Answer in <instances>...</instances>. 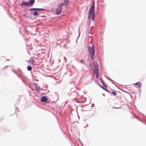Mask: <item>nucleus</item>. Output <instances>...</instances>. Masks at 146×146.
<instances>
[{
	"mask_svg": "<svg viewBox=\"0 0 146 146\" xmlns=\"http://www.w3.org/2000/svg\"><path fill=\"white\" fill-rule=\"evenodd\" d=\"M113 108H115V107H113Z\"/></svg>",
	"mask_w": 146,
	"mask_h": 146,
	"instance_id": "aec40b11",
	"label": "nucleus"
},
{
	"mask_svg": "<svg viewBox=\"0 0 146 146\" xmlns=\"http://www.w3.org/2000/svg\"><path fill=\"white\" fill-rule=\"evenodd\" d=\"M104 90H105V91H106L107 92H109V90H108L107 89L105 88V89H104Z\"/></svg>",
	"mask_w": 146,
	"mask_h": 146,
	"instance_id": "f3484780",
	"label": "nucleus"
},
{
	"mask_svg": "<svg viewBox=\"0 0 146 146\" xmlns=\"http://www.w3.org/2000/svg\"><path fill=\"white\" fill-rule=\"evenodd\" d=\"M24 5L27 6H31L29 2H22L21 3V5Z\"/></svg>",
	"mask_w": 146,
	"mask_h": 146,
	"instance_id": "20e7f679",
	"label": "nucleus"
},
{
	"mask_svg": "<svg viewBox=\"0 0 146 146\" xmlns=\"http://www.w3.org/2000/svg\"><path fill=\"white\" fill-rule=\"evenodd\" d=\"M111 93L112 94H113L114 96H115L116 95V93L115 91L112 92Z\"/></svg>",
	"mask_w": 146,
	"mask_h": 146,
	"instance_id": "4468645a",
	"label": "nucleus"
},
{
	"mask_svg": "<svg viewBox=\"0 0 146 146\" xmlns=\"http://www.w3.org/2000/svg\"><path fill=\"white\" fill-rule=\"evenodd\" d=\"M47 98L45 96H43L41 98V101L42 102H45L47 101Z\"/></svg>",
	"mask_w": 146,
	"mask_h": 146,
	"instance_id": "39448f33",
	"label": "nucleus"
},
{
	"mask_svg": "<svg viewBox=\"0 0 146 146\" xmlns=\"http://www.w3.org/2000/svg\"><path fill=\"white\" fill-rule=\"evenodd\" d=\"M35 1V0H30L29 2V3L30 4V5L31 6H32L34 4V2Z\"/></svg>",
	"mask_w": 146,
	"mask_h": 146,
	"instance_id": "9b49d317",
	"label": "nucleus"
},
{
	"mask_svg": "<svg viewBox=\"0 0 146 146\" xmlns=\"http://www.w3.org/2000/svg\"><path fill=\"white\" fill-rule=\"evenodd\" d=\"M64 3L66 4H68V0H64Z\"/></svg>",
	"mask_w": 146,
	"mask_h": 146,
	"instance_id": "2eb2a0df",
	"label": "nucleus"
},
{
	"mask_svg": "<svg viewBox=\"0 0 146 146\" xmlns=\"http://www.w3.org/2000/svg\"><path fill=\"white\" fill-rule=\"evenodd\" d=\"M134 85H138L139 88H140L141 87V84L140 82H137L134 84Z\"/></svg>",
	"mask_w": 146,
	"mask_h": 146,
	"instance_id": "9d476101",
	"label": "nucleus"
},
{
	"mask_svg": "<svg viewBox=\"0 0 146 146\" xmlns=\"http://www.w3.org/2000/svg\"><path fill=\"white\" fill-rule=\"evenodd\" d=\"M80 62L81 63H83V61H82V60H81L80 61Z\"/></svg>",
	"mask_w": 146,
	"mask_h": 146,
	"instance_id": "6ab92c4d",
	"label": "nucleus"
},
{
	"mask_svg": "<svg viewBox=\"0 0 146 146\" xmlns=\"http://www.w3.org/2000/svg\"><path fill=\"white\" fill-rule=\"evenodd\" d=\"M88 50L89 52L90 55L92 60H93L95 56V49L93 45L91 48L90 46H88Z\"/></svg>",
	"mask_w": 146,
	"mask_h": 146,
	"instance_id": "f03ea898",
	"label": "nucleus"
},
{
	"mask_svg": "<svg viewBox=\"0 0 146 146\" xmlns=\"http://www.w3.org/2000/svg\"><path fill=\"white\" fill-rule=\"evenodd\" d=\"M34 58V57L31 58L29 60V61L30 62V63L33 65H35V61Z\"/></svg>",
	"mask_w": 146,
	"mask_h": 146,
	"instance_id": "6e6552de",
	"label": "nucleus"
},
{
	"mask_svg": "<svg viewBox=\"0 0 146 146\" xmlns=\"http://www.w3.org/2000/svg\"><path fill=\"white\" fill-rule=\"evenodd\" d=\"M63 5L62 4L60 5L57 8L56 10V14L57 15H59L60 14L61 12L62 7L61 6H62Z\"/></svg>",
	"mask_w": 146,
	"mask_h": 146,
	"instance_id": "7ed1b4c3",
	"label": "nucleus"
},
{
	"mask_svg": "<svg viewBox=\"0 0 146 146\" xmlns=\"http://www.w3.org/2000/svg\"><path fill=\"white\" fill-rule=\"evenodd\" d=\"M94 67L95 68L94 70H98V65L96 62H94Z\"/></svg>",
	"mask_w": 146,
	"mask_h": 146,
	"instance_id": "423d86ee",
	"label": "nucleus"
},
{
	"mask_svg": "<svg viewBox=\"0 0 146 146\" xmlns=\"http://www.w3.org/2000/svg\"><path fill=\"white\" fill-rule=\"evenodd\" d=\"M38 14V13L36 11H34L33 13V14L34 15H37Z\"/></svg>",
	"mask_w": 146,
	"mask_h": 146,
	"instance_id": "ddd939ff",
	"label": "nucleus"
},
{
	"mask_svg": "<svg viewBox=\"0 0 146 146\" xmlns=\"http://www.w3.org/2000/svg\"><path fill=\"white\" fill-rule=\"evenodd\" d=\"M101 87L103 89H105L102 86H101Z\"/></svg>",
	"mask_w": 146,
	"mask_h": 146,
	"instance_id": "a211bd4d",
	"label": "nucleus"
},
{
	"mask_svg": "<svg viewBox=\"0 0 146 146\" xmlns=\"http://www.w3.org/2000/svg\"><path fill=\"white\" fill-rule=\"evenodd\" d=\"M95 3L94 1H92V4L90 8L89 9L88 13V19H90V18L91 16H92V18L93 21L94 20V9Z\"/></svg>",
	"mask_w": 146,
	"mask_h": 146,
	"instance_id": "f257e3e1",
	"label": "nucleus"
},
{
	"mask_svg": "<svg viewBox=\"0 0 146 146\" xmlns=\"http://www.w3.org/2000/svg\"><path fill=\"white\" fill-rule=\"evenodd\" d=\"M35 87L36 91L38 92L41 90V88L37 84H35Z\"/></svg>",
	"mask_w": 146,
	"mask_h": 146,
	"instance_id": "0eeeda50",
	"label": "nucleus"
},
{
	"mask_svg": "<svg viewBox=\"0 0 146 146\" xmlns=\"http://www.w3.org/2000/svg\"><path fill=\"white\" fill-rule=\"evenodd\" d=\"M32 69V67L30 66H28L27 67V69L29 71H31Z\"/></svg>",
	"mask_w": 146,
	"mask_h": 146,
	"instance_id": "f8f14e48",
	"label": "nucleus"
},
{
	"mask_svg": "<svg viewBox=\"0 0 146 146\" xmlns=\"http://www.w3.org/2000/svg\"><path fill=\"white\" fill-rule=\"evenodd\" d=\"M94 73L96 74V77L97 78H98V70H94Z\"/></svg>",
	"mask_w": 146,
	"mask_h": 146,
	"instance_id": "1a4fd4ad",
	"label": "nucleus"
},
{
	"mask_svg": "<svg viewBox=\"0 0 146 146\" xmlns=\"http://www.w3.org/2000/svg\"><path fill=\"white\" fill-rule=\"evenodd\" d=\"M40 9L37 8H33L31 9V10H39Z\"/></svg>",
	"mask_w": 146,
	"mask_h": 146,
	"instance_id": "dca6fc26",
	"label": "nucleus"
}]
</instances>
